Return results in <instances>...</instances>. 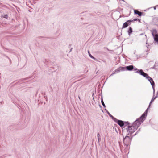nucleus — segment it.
<instances>
[{"mask_svg":"<svg viewBox=\"0 0 158 158\" xmlns=\"http://www.w3.org/2000/svg\"><path fill=\"white\" fill-rule=\"evenodd\" d=\"M127 70L129 71H131L134 68V67L133 65H130L127 66L126 67Z\"/></svg>","mask_w":158,"mask_h":158,"instance_id":"9b49d317","label":"nucleus"},{"mask_svg":"<svg viewBox=\"0 0 158 158\" xmlns=\"http://www.w3.org/2000/svg\"><path fill=\"white\" fill-rule=\"evenodd\" d=\"M140 74L144 76L145 77H146V78H147L148 77V75L147 73H145L144 72H143V70L142 69L140 70Z\"/></svg>","mask_w":158,"mask_h":158,"instance_id":"6e6552de","label":"nucleus"},{"mask_svg":"<svg viewBox=\"0 0 158 158\" xmlns=\"http://www.w3.org/2000/svg\"><path fill=\"white\" fill-rule=\"evenodd\" d=\"M124 127H127L128 128L131 127V126H130V124L128 122H124Z\"/></svg>","mask_w":158,"mask_h":158,"instance_id":"1a4fd4ad","label":"nucleus"},{"mask_svg":"<svg viewBox=\"0 0 158 158\" xmlns=\"http://www.w3.org/2000/svg\"><path fill=\"white\" fill-rule=\"evenodd\" d=\"M78 98H79V99L80 100V96H79Z\"/></svg>","mask_w":158,"mask_h":158,"instance_id":"393cba45","label":"nucleus"},{"mask_svg":"<svg viewBox=\"0 0 158 158\" xmlns=\"http://www.w3.org/2000/svg\"><path fill=\"white\" fill-rule=\"evenodd\" d=\"M122 129V132L123 131H125L126 130L127 132V135L128 136L130 137L131 135L135 131V129Z\"/></svg>","mask_w":158,"mask_h":158,"instance_id":"7ed1b4c3","label":"nucleus"},{"mask_svg":"<svg viewBox=\"0 0 158 158\" xmlns=\"http://www.w3.org/2000/svg\"><path fill=\"white\" fill-rule=\"evenodd\" d=\"M88 52L89 53V55L93 59H95V58L93 56H92L89 53V52L88 51Z\"/></svg>","mask_w":158,"mask_h":158,"instance_id":"dca6fc26","label":"nucleus"},{"mask_svg":"<svg viewBox=\"0 0 158 158\" xmlns=\"http://www.w3.org/2000/svg\"><path fill=\"white\" fill-rule=\"evenodd\" d=\"M118 131H119L120 129H118Z\"/></svg>","mask_w":158,"mask_h":158,"instance_id":"c85d7f7f","label":"nucleus"},{"mask_svg":"<svg viewBox=\"0 0 158 158\" xmlns=\"http://www.w3.org/2000/svg\"><path fill=\"white\" fill-rule=\"evenodd\" d=\"M98 142H99L100 141H101V138H98Z\"/></svg>","mask_w":158,"mask_h":158,"instance_id":"6ab92c4d","label":"nucleus"},{"mask_svg":"<svg viewBox=\"0 0 158 158\" xmlns=\"http://www.w3.org/2000/svg\"><path fill=\"white\" fill-rule=\"evenodd\" d=\"M124 68H125L124 67H122L121 68L122 69H124Z\"/></svg>","mask_w":158,"mask_h":158,"instance_id":"5701e85b","label":"nucleus"},{"mask_svg":"<svg viewBox=\"0 0 158 158\" xmlns=\"http://www.w3.org/2000/svg\"><path fill=\"white\" fill-rule=\"evenodd\" d=\"M135 20H136V19H134V21H135Z\"/></svg>","mask_w":158,"mask_h":158,"instance_id":"cd10ccee","label":"nucleus"},{"mask_svg":"<svg viewBox=\"0 0 158 158\" xmlns=\"http://www.w3.org/2000/svg\"><path fill=\"white\" fill-rule=\"evenodd\" d=\"M147 110H146L139 118L137 119L133 123L131 126V127H133L134 128H137L142 123L145 119L147 115Z\"/></svg>","mask_w":158,"mask_h":158,"instance_id":"f257e3e1","label":"nucleus"},{"mask_svg":"<svg viewBox=\"0 0 158 158\" xmlns=\"http://www.w3.org/2000/svg\"><path fill=\"white\" fill-rule=\"evenodd\" d=\"M133 20H127L126 22L124 23L123 25L122 28H125L127 27L129 25L131 24V22H132Z\"/></svg>","mask_w":158,"mask_h":158,"instance_id":"423d86ee","label":"nucleus"},{"mask_svg":"<svg viewBox=\"0 0 158 158\" xmlns=\"http://www.w3.org/2000/svg\"><path fill=\"white\" fill-rule=\"evenodd\" d=\"M131 140L129 136H126L123 139V143L126 146H128L130 144Z\"/></svg>","mask_w":158,"mask_h":158,"instance_id":"f03ea898","label":"nucleus"},{"mask_svg":"<svg viewBox=\"0 0 158 158\" xmlns=\"http://www.w3.org/2000/svg\"><path fill=\"white\" fill-rule=\"evenodd\" d=\"M5 16L4 17V18H6V16H7V15H5Z\"/></svg>","mask_w":158,"mask_h":158,"instance_id":"4be33fe9","label":"nucleus"},{"mask_svg":"<svg viewBox=\"0 0 158 158\" xmlns=\"http://www.w3.org/2000/svg\"><path fill=\"white\" fill-rule=\"evenodd\" d=\"M157 33V31L156 30H153L152 31V34L154 37V40L158 42V34Z\"/></svg>","mask_w":158,"mask_h":158,"instance_id":"20e7f679","label":"nucleus"},{"mask_svg":"<svg viewBox=\"0 0 158 158\" xmlns=\"http://www.w3.org/2000/svg\"><path fill=\"white\" fill-rule=\"evenodd\" d=\"M136 134V133L135 134H134L133 136L135 135Z\"/></svg>","mask_w":158,"mask_h":158,"instance_id":"a878e982","label":"nucleus"},{"mask_svg":"<svg viewBox=\"0 0 158 158\" xmlns=\"http://www.w3.org/2000/svg\"><path fill=\"white\" fill-rule=\"evenodd\" d=\"M108 114L109 115V116L110 117H112V115H111L110 113H108Z\"/></svg>","mask_w":158,"mask_h":158,"instance_id":"aec40b11","label":"nucleus"},{"mask_svg":"<svg viewBox=\"0 0 158 158\" xmlns=\"http://www.w3.org/2000/svg\"><path fill=\"white\" fill-rule=\"evenodd\" d=\"M154 9L155 10V9H156V6L154 7Z\"/></svg>","mask_w":158,"mask_h":158,"instance_id":"b1692460","label":"nucleus"},{"mask_svg":"<svg viewBox=\"0 0 158 158\" xmlns=\"http://www.w3.org/2000/svg\"><path fill=\"white\" fill-rule=\"evenodd\" d=\"M120 143H121V142H119V145H120Z\"/></svg>","mask_w":158,"mask_h":158,"instance_id":"bb28decb","label":"nucleus"},{"mask_svg":"<svg viewBox=\"0 0 158 158\" xmlns=\"http://www.w3.org/2000/svg\"><path fill=\"white\" fill-rule=\"evenodd\" d=\"M132 28L131 27H129L128 31V32L129 34L130 35L132 33Z\"/></svg>","mask_w":158,"mask_h":158,"instance_id":"f8f14e48","label":"nucleus"},{"mask_svg":"<svg viewBox=\"0 0 158 158\" xmlns=\"http://www.w3.org/2000/svg\"><path fill=\"white\" fill-rule=\"evenodd\" d=\"M115 131H116L117 132V133H118V131H117V129H115Z\"/></svg>","mask_w":158,"mask_h":158,"instance_id":"412c9836","label":"nucleus"},{"mask_svg":"<svg viewBox=\"0 0 158 158\" xmlns=\"http://www.w3.org/2000/svg\"><path fill=\"white\" fill-rule=\"evenodd\" d=\"M101 102H102V105L104 107H105V105L104 102L102 100Z\"/></svg>","mask_w":158,"mask_h":158,"instance_id":"2eb2a0df","label":"nucleus"},{"mask_svg":"<svg viewBox=\"0 0 158 158\" xmlns=\"http://www.w3.org/2000/svg\"><path fill=\"white\" fill-rule=\"evenodd\" d=\"M147 78L150 81L152 87L153 88L154 87L155 83L152 79L149 76Z\"/></svg>","mask_w":158,"mask_h":158,"instance_id":"0eeeda50","label":"nucleus"},{"mask_svg":"<svg viewBox=\"0 0 158 158\" xmlns=\"http://www.w3.org/2000/svg\"><path fill=\"white\" fill-rule=\"evenodd\" d=\"M134 12L135 14L138 15L139 16H141L142 15V13L136 10H134Z\"/></svg>","mask_w":158,"mask_h":158,"instance_id":"9d476101","label":"nucleus"},{"mask_svg":"<svg viewBox=\"0 0 158 158\" xmlns=\"http://www.w3.org/2000/svg\"><path fill=\"white\" fill-rule=\"evenodd\" d=\"M114 121L117 123L121 127H122L124 126V122L122 120L117 119L116 118H114Z\"/></svg>","mask_w":158,"mask_h":158,"instance_id":"39448f33","label":"nucleus"},{"mask_svg":"<svg viewBox=\"0 0 158 158\" xmlns=\"http://www.w3.org/2000/svg\"><path fill=\"white\" fill-rule=\"evenodd\" d=\"M134 70L135 71V72L136 73H140V70L136 68L134 69Z\"/></svg>","mask_w":158,"mask_h":158,"instance_id":"4468645a","label":"nucleus"},{"mask_svg":"<svg viewBox=\"0 0 158 158\" xmlns=\"http://www.w3.org/2000/svg\"><path fill=\"white\" fill-rule=\"evenodd\" d=\"M156 98H153L152 99L151 102H150V104L152 103V102H153L154 100V99H155Z\"/></svg>","mask_w":158,"mask_h":158,"instance_id":"f3484780","label":"nucleus"},{"mask_svg":"<svg viewBox=\"0 0 158 158\" xmlns=\"http://www.w3.org/2000/svg\"><path fill=\"white\" fill-rule=\"evenodd\" d=\"M97 137L98 138H100V134L99 133H98L97 134Z\"/></svg>","mask_w":158,"mask_h":158,"instance_id":"a211bd4d","label":"nucleus"},{"mask_svg":"<svg viewBox=\"0 0 158 158\" xmlns=\"http://www.w3.org/2000/svg\"><path fill=\"white\" fill-rule=\"evenodd\" d=\"M120 72V69H117L116 70H115V71L112 73V75L113 74H114L116 73H117L118 72Z\"/></svg>","mask_w":158,"mask_h":158,"instance_id":"ddd939ff","label":"nucleus"}]
</instances>
